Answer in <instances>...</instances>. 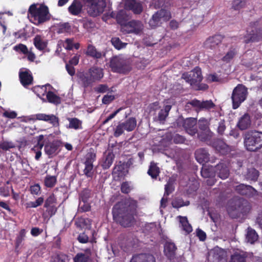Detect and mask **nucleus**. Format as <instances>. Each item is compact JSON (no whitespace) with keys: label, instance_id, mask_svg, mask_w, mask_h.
Returning <instances> with one entry per match:
<instances>
[{"label":"nucleus","instance_id":"dca6fc26","mask_svg":"<svg viewBox=\"0 0 262 262\" xmlns=\"http://www.w3.org/2000/svg\"><path fill=\"white\" fill-rule=\"evenodd\" d=\"M115 156L113 153L112 150H108L103 154L101 162V166L104 170H106L110 168L112 166Z\"/></svg>","mask_w":262,"mask_h":262},{"label":"nucleus","instance_id":"0e129e2a","mask_svg":"<svg viewBox=\"0 0 262 262\" xmlns=\"http://www.w3.org/2000/svg\"><path fill=\"white\" fill-rule=\"evenodd\" d=\"M254 134L257 148L259 149L262 147V132L254 131Z\"/></svg>","mask_w":262,"mask_h":262},{"label":"nucleus","instance_id":"680f3d73","mask_svg":"<svg viewBox=\"0 0 262 262\" xmlns=\"http://www.w3.org/2000/svg\"><path fill=\"white\" fill-rule=\"evenodd\" d=\"M13 49L17 52L21 53L25 55L28 53V49L27 47L23 43H19L14 47Z\"/></svg>","mask_w":262,"mask_h":262},{"label":"nucleus","instance_id":"393cba45","mask_svg":"<svg viewBox=\"0 0 262 262\" xmlns=\"http://www.w3.org/2000/svg\"><path fill=\"white\" fill-rule=\"evenodd\" d=\"M215 174L222 179H227L229 175V171L226 164L224 163L218 164L215 167Z\"/></svg>","mask_w":262,"mask_h":262},{"label":"nucleus","instance_id":"72a5a7b5","mask_svg":"<svg viewBox=\"0 0 262 262\" xmlns=\"http://www.w3.org/2000/svg\"><path fill=\"white\" fill-rule=\"evenodd\" d=\"M247 254L244 251H236L231 256L229 262H247Z\"/></svg>","mask_w":262,"mask_h":262},{"label":"nucleus","instance_id":"bf43d9fd","mask_svg":"<svg viewBox=\"0 0 262 262\" xmlns=\"http://www.w3.org/2000/svg\"><path fill=\"white\" fill-rule=\"evenodd\" d=\"M120 189L122 193L128 194L133 189V187L131 186V182L128 181L123 182L121 184Z\"/></svg>","mask_w":262,"mask_h":262},{"label":"nucleus","instance_id":"a18cd8bd","mask_svg":"<svg viewBox=\"0 0 262 262\" xmlns=\"http://www.w3.org/2000/svg\"><path fill=\"white\" fill-rule=\"evenodd\" d=\"M85 161L84 164H93L96 159V154L94 149L91 148L84 157Z\"/></svg>","mask_w":262,"mask_h":262},{"label":"nucleus","instance_id":"f3484780","mask_svg":"<svg viewBox=\"0 0 262 262\" xmlns=\"http://www.w3.org/2000/svg\"><path fill=\"white\" fill-rule=\"evenodd\" d=\"M36 119L38 120L44 121L51 124L54 127H59V118L53 114L47 115L40 113L35 115Z\"/></svg>","mask_w":262,"mask_h":262},{"label":"nucleus","instance_id":"4c0bfd02","mask_svg":"<svg viewBox=\"0 0 262 262\" xmlns=\"http://www.w3.org/2000/svg\"><path fill=\"white\" fill-rule=\"evenodd\" d=\"M210 254L212 255L214 262H220L225 257L224 251L218 247L211 251Z\"/></svg>","mask_w":262,"mask_h":262},{"label":"nucleus","instance_id":"8fccbe9b","mask_svg":"<svg viewBox=\"0 0 262 262\" xmlns=\"http://www.w3.org/2000/svg\"><path fill=\"white\" fill-rule=\"evenodd\" d=\"M236 53L237 50L235 48H230L222 58V60L226 63L229 62L233 58Z\"/></svg>","mask_w":262,"mask_h":262},{"label":"nucleus","instance_id":"603ef678","mask_svg":"<svg viewBox=\"0 0 262 262\" xmlns=\"http://www.w3.org/2000/svg\"><path fill=\"white\" fill-rule=\"evenodd\" d=\"M90 256L83 253H78L73 258L74 262H89Z\"/></svg>","mask_w":262,"mask_h":262},{"label":"nucleus","instance_id":"9d476101","mask_svg":"<svg viewBox=\"0 0 262 262\" xmlns=\"http://www.w3.org/2000/svg\"><path fill=\"white\" fill-rule=\"evenodd\" d=\"M170 18V12L167 10L161 9L152 15L148 24L151 28L155 29L160 26L163 22L169 20Z\"/></svg>","mask_w":262,"mask_h":262},{"label":"nucleus","instance_id":"20e7f679","mask_svg":"<svg viewBox=\"0 0 262 262\" xmlns=\"http://www.w3.org/2000/svg\"><path fill=\"white\" fill-rule=\"evenodd\" d=\"M249 209L247 201L241 198H234L229 201L227 211L232 218H237L241 214L246 213Z\"/></svg>","mask_w":262,"mask_h":262},{"label":"nucleus","instance_id":"9b49d317","mask_svg":"<svg viewBox=\"0 0 262 262\" xmlns=\"http://www.w3.org/2000/svg\"><path fill=\"white\" fill-rule=\"evenodd\" d=\"M204 14L201 11H198L195 14L187 16L183 18L182 24L183 27H186L188 25L190 29L193 31L203 21Z\"/></svg>","mask_w":262,"mask_h":262},{"label":"nucleus","instance_id":"4d7b16f0","mask_svg":"<svg viewBox=\"0 0 262 262\" xmlns=\"http://www.w3.org/2000/svg\"><path fill=\"white\" fill-rule=\"evenodd\" d=\"M91 190L88 188L84 189L80 193V200L83 203L88 202L91 197Z\"/></svg>","mask_w":262,"mask_h":262},{"label":"nucleus","instance_id":"4468645a","mask_svg":"<svg viewBox=\"0 0 262 262\" xmlns=\"http://www.w3.org/2000/svg\"><path fill=\"white\" fill-rule=\"evenodd\" d=\"M125 8L132 11L134 14H140L143 11L142 3L139 0H126Z\"/></svg>","mask_w":262,"mask_h":262},{"label":"nucleus","instance_id":"ddd939ff","mask_svg":"<svg viewBox=\"0 0 262 262\" xmlns=\"http://www.w3.org/2000/svg\"><path fill=\"white\" fill-rule=\"evenodd\" d=\"M61 144V142L58 140H55L52 142L47 143L45 145V153L49 158L53 157L59 152V148Z\"/></svg>","mask_w":262,"mask_h":262},{"label":"nucleus","instance_id":"7c9ffc66","mask_svg":"<svg viewBox=\"0 0 262 262\" xmlns=\"http://www.w3.org/2000/svg\"><path fill=\"white\" fill-rule=\"evenodd\" d=\"M86 54L95 59L101 58L102 56L105 55V53L102 54L101 52L98 51L95 47L92 45H88Z\"/></svg>","mask_w":262,"mask_h":262},{"label":"nucleus","instance_id":"09e8293b","mask_svg":"<svg viewBox=\"0 0 262 262\" xmlns=\"http://www.w3.org/2000/svg\"><path fill=\"white\" fill-rule=\"evenodd\" d=\"M26 234V231L25 229H22L20 230L19 234L16 236L15 241V249L18 248L19 246L21 244L22 242L25 240Z\"/></svg>","mask_w":262,"mask_h":262},{"label":"nucleus","instance_id":"338daca9","mask_svg":"<svg viewBox=\"0 0 262 262\" xmlns=\"http://www.w3.org/2000/svg\"><path fill=\"white\" fill-rule=\"evenodd\" d=\"M43 138L44 136L42 135H40L37 137V144L34 147V148L32 149L33 150H35V148L41 149V148L44 145V143L43 142Z\"/></svg>","mask_w":262,"mask_h":262},{"label":"nucleus","instance_id":"2f4dec72","mask_svg":"<svg viewBox=\"0 0 262 262\" xmlns=\"http://www.w3.org/2000/svg\"><path fill=\"white\" fill-rule=\"evenodd\" d=\"M50 84H47L45 85H42V86H35L33 89V91L37 95V96L40 98L43 102H46V100L45 98H43L45 95H47V86H50Z\"/></svg>","mask_w":262,"mask_h":262},{"label":"nucleus","instance_id":"f03ea898","mask_svg":"<svg viewBox=\"0 0 262 262\" xmlns=\"http://www.w3.org/2000/svg\"><path fill=\"white\" fill-rule=\"evenodd\" d=\"M28 17L30 20L36 26H39L51 19L48 7L45 4H33L28 11Z\"/></svg>","mask_w":262,"mask_h":262},{"label":"nucleus","instance_id":"69168bd1","mask_svg":"<svg viewBox=\"0 0 262 262\" xmlns=\"http://www.w3.org/2000/svg\"><path fill=\"white\" fill-rule=\"evenodd\" d=\"M15 146L13 143L8 141H1L0 142V149L3 150H8L10 148H14Z\"/></svg>","mask_w":262,"mask_h":262},{"label":"nucleus","instance_id":"c85d7f7f","mask_svg":"<svg viewBox=\"0 0 262 262\" xmlns=\"http://www.w3.org/2000/svg\"><path fill=\"white\" fill-rule=\"evenodd\" d=\"M235 189L239 194L249 196L252 195L255 192V190L251 186L243 184L237 186Z\"/></svg>","mask_w":262,"mask_h":262},{"label":"nucleus","instance_id":"5fc2aeb1","mask_svg":"<svg viewBox=\"0 0 262 262\" xmlns=\"http://www.w3.org/2000/svg\"><path fill=\"white\" fill-rule=\"evenodd\" d=\"M111 42L115 48L117 50L125 48L127 45L126 43L122 42L119 37H113Z\"/></svg>","mask_w":262,"mask_h":262},{"label":"nucleus","instance_id":"49530a36","mask_svg":"<svg viewBox=\"0 0 262 262\" xmlns=\"http://www.w3.org/2000/svg\"><path fill=\"white\" fill-rule=\"evenodd\" d=\"M71 30V27L69 23H60L57 26V33L58 34H61L64 33L70 32Z\"/></svg>","mask_w":262,"mask_h":262},{"label":"nucleus","instance_id":"7ed1b4c3","mask_svg":"<svg viewBox=\"0 0 262 262\" xmlns=\"http://www.w3.org/2000/svg\"><path fill=\"white\" fill-rule=\"evenodd\" d=\"M103 69L97 66H93L86 71L79 72L77 77L79 83L84 88L92 86L94 83L98 82L103 77Z\"/></svg>","mask_w":262,"mask_h":262},{"label":"nucleus","instance_id":"423d86ee","mask_svg":"<svg viewBox=\"0 0 262 262\" xmlns=\"http://www.w3.org/2000/svg\"><path fill=\"white\" fill-rule=\"evenodd\" d=\"M181 79L183 80L182 83L185 82L187 85L186 89L190 88L198 82H201L203 79L201 70L199 67H195L193 70L182 74ZM183 86L184 84H182Z\"/></svg>","mask_w":262,"mask_h":262},{"label":"nucleus","instance_id":"774afa93","mask_svg":"<svg viewBox=\"0 0 262 262\" xmlns=\"http://www.w3.org/2000/svg\"><path fill=\"white\" fill-rule=\"evenodd\" d=\"M89 238L88 236L84 233H80L77 237L78 242L81 244H86L88 243Z\"/></svg>","mask_w":262,"mask_h":262},{"label":"nucleus","instance_id":"58836bf2","mask_svg":"<svg viewBox=\"0 0 262 262\" xmlns=\"http://www.w3.org/2000/svg\"><path fill=\"white\" fill-rule=\"evenodd\" d=\"M160 172V168L157 166V164L154 162H150L149 169L147 171L148 175L150 176L151 178L156 179L159 176Z\"/></svg>","mask_w":262,"mask_h":262},{"label":"nucleus","instance_id":"79ce46f5","mask_svg":"<svg viewBox=\"0 0 262 262\" xmlns=\"http://www.w3.org/2000/svg\"><path fill=\"white\" fill-rule=\"evenodd\" d=\"M69 124L67 128L75 130L82 128V121L77 118H68Z\"/></svg>","mask_w":262,"mask_h":262},{"label":"nucleus","instance_id":"39448f33","mask_svg":"<svg viewBox=\"0 0 262 262\" xmlns=\"http://www.w3.org/2000/svg\"><path fill=\"white\" fill-rule=\"evenodd\" d=\"M110 67L113 72L126 74L132 70L130 61L121 55L113 56L110 61Z\"/></svg>","mask_w":262,"mask_h":262},{"label":"nucleus","instance_id":"e2e57ef3","mask_svg":"<svg viewBox=\"0 0 262 262\" xmlns=\"http://www.w3.org/2000/svg\"><path fill=\"white\" fill-rule=\"evenodd\" d=\"M44 199L42 197H39L34 202H29L27 203V207L30 208H36L43 203Z\"/></svg>","mask_w":262,"mask_h":262},{"label":"nucleus","instance_id":"6e6d98bb","mask_svg":"<svg viewBox=\"0 0 262 262\" xmlns=\"http://www.w3.org/2000/svg\"><path fill=\"white\" fill-rule=\"evenodd\" d=\"M85 165L83 169V173L88 178L92 179L94 175V165L93 164H84Z\"/></svg>","mask_w":262,"mask_h":262},{"label":"nucleus","instance_id":"864d4df0","mask_svg":"<svg viewBox=\"0 0 262 262\" xmlns=\"http://www.w3.org/2000/svg\"><path fill=\"white\" fill-rule=\"evenodd\" d=\"M258 177V171L255 168H252L248 169L246 179L251 181H255Z\"/></svg>","mask_w":262,"mask_h":262},{"label":"nucleus","instance_id":"6e6552de","mask_svg":"<svg viewBox=\"0 0 262 262\" xmlns=\"http://www.w3.org/2000/svg\"><path fill=\"white\" fill-rule=\"evenodd\" d=\"M137 126V120L135 117H129L123 122H119L118 125L114 128V136L119 137L124 130L127 132L133 131Z\"/></svg>","mask_w":262,"mask_h":262},{"label":"nucleus","instance_id":"473e14b6","mask_svg":"<svg viewBox=\"0 0 262 262\" xmlns=\"http://www.w3.org/2000/svg\"><path fill=\"white\" fill-rule=\"evenodd\" d=\"M258 235L256 231L252 228L249 227L247 230L246 241L251 244H254L257 240Z\"/></svg>","mask_w":262,"mask_h":262},{"label":"nucleus","instance_id":"3c124183","mask_svg":"<svg viewBox=\"0 0 262 262\" xmlns=\"http://www.w3.org/2000/svg\"><path fill=\"white\" fill-rule=\"evenodd\" d=\"M181 227L183 230L187 234L191 232L192 231V227L188 223L187 218L185 216H181Z\"/></svg>","mask_w":262,"mask_h":262},{"label":"nucleus","instance_id":"c756f323","mask_svg":"<svg viewBox=\"0 0 262 262\" xmlns=\"http://www.w3.org/2000/svg\"><path fill=\"white\" fill-rule=\"evenodd\" d=\"M251 119L248 114H245L239 119L237 126L241 130H245L250 126Z\"/></svg>","mask_w":262,"mask_h":262},{"label":"nucleus","instance_id":"1a4fd4ad","mask_svg":"<svg viewBox=\"0 0 262 262\" xmlns=\"http://www.w3.org/2000/svg\"><path fill=\"white\" fill-rule=\"evenodd\" d=\"M247 88L243 84H238L233 90L231 99L233 108L236 109L244 102L247 96Z\"/></svg>","mask_w":262,"mask_h":262},{"label":"nucleus","instance_id":"a878e982","mask_svg":"<svg viewBox=\"0 0 262 262\" xmlns=\"http://www.w3.org/2000/svg\"><path fill=\"white\" fill-rule=\"evenodd\" d=\"M177 247L173 243L167 242L164 245V252L166 257L169 259H173L176 255Z\"/></svg>","mask_w":262,"mask_h":262},{"label":"nucleus","instance_id":"de8ad7c7","mask_svg":"<svg viewBox=\"0 0 262 262\" xmlns=\"http://www.w3.org/2000/svg\"><path fill=\"white\" fill-rule=\"evenodd\" d=\"M57 182L56 176L47 175L44 180V185L48 188H53Z\"/></svg>","mask_w":262,"mask_h":262},{"label":"nucleus","instance_id":"c9c22d12","mask_svg":"<svg viewBox=\"0 0 262 262\" xmlns=\"http://www.w3.org/2000/svg\"><path fill=\"white\" fill-rule=\"evenodd\" d=\"M249 35V37L244 40L245 42L246 43L250 42H257L262 40V28L256 31L255 34L254 32L251 33L250 32Z\"/></svg>","mask_w":262,"mask_h":262},{"label":"nucleus","instance_id":"2eb2a0df","mask_svg":"<svg viewBox=\"0 0 262 262\" xmlns=\"http://www.w3.org/2000/svg\"><path fill=\"white\" fill-rule=\"evenodd\" d=\"M244 144L249 151H255L257 148L254 131L248 132L244 135Z\"/></svg>","mask_w":262,"mask_h":262},{"label":"nucleus","instance_id":"f704fd0d","mask_svg":"<svg viewBox=\"0 0 262 262\" xmlns=\"http://www.w3.org/2000/svg\"><path fill=\"white\" fill-rule=\"evenodd\" d=\"M128 15L125 10H121L118 12L116 16V19L121 27L125 25L128 20Z\"/></svg>","mask_w":262,"mask_h":262},{"label":"nucleus","instance_id":"f257e3e1","mask_svg":"<svg viewBox=\"0 0 262 262\" xmlns=\"http://www.w3.org/2000/svg\"><path fill=\"white\" fill-rule=\"evenodd\" d=\"M137 201L131 198L123 199L115 204L112 208L113 220L121 226L126 228L134 225L136 222Z\"/></svg>","mask_w":262,"mask_h":262},{"label":"nucleus","instance_id":"cd10ccee","mask_svg":"<svg viewBox=\"0 0 262 262\" xmlns=\"http://www.w3.org/2000/svg\"><path fill=\"white\" fill-rule=\"evenodd\" d=\"M19 77L21 84L24 87H27L32 83L33 76L27 71L19 72Z\"/></svg>","mask_w":262,"mask_h":262},{"label":"nucleus","instance_id":"ea45409f","mask_svg":"<svg viewBox=\"0 0 262 262\" xmlns=\"http://www.w3.org/2000/svg\"><path fill=\"white\" fill-rule=\"evenodd\" d=\"M171 108V106L170 105H165L164 109H161L159 112L157 119V120L160 121L161 123H163L168 116L169 112Z\"/></svg>","mask_w":262,"mask_h":262},{"label":"nucleus","instance_id":"bb28decb","mask_svg":"<svg viewBox=\"0 0 262 262\" xmlns=\"http://www.w3.org/2000/svg\"><path fill=\"white\" fill-rule=\"evenodd\" d=\"M198 125L199 128L205 133V136L202 137L201 135H199L200 139L201 140H206L207 136L209 135L210 130L209 129V122L208 120L205 118H201L198 122Z\"/></svg>","mask_w":262,"mask_h":262},{"label":"nucleus","instance_id":"e433bc0d","mask_svg":"<svg viewBox=\"0 0 262 262\" xmlns=\"http://www.w3.org/2000/svg\"><path fill=\"white\" fill-rule=\"evenodd\" d=\"M176 180L172 178H169L164 187V196H168L171 194L175 189Z\"/></svg>","mask_w":262,"mask_h":262},{"label":"nucleus","instance_id":"b1692460","mask_svg":"<svg viewBox=\"0 0 262 262\" xmlns=\"http://www.w3.org/2000/svg\"><path fill=\"white\" fill-rule=\"evenodd\" d=\"M222 41V37L220 35H215L208 38L204 42V47L207 49H215Z\"/></svg>","mask_w":262,"mask_h":262},{"label":"nucleus","instance_id":"c03bdc74","mask_svg":"<svg viewBox=\"0 0 262 262\" xmlns=\"http://www.w3.org/2000/svg\"><path fill=\"white\" fill-rule=\"evenodd\" d=\"M48 101L51 103L56 105L61 103V98L59 96L56 95L52 91H49L46 95Z\"/></svg>","mask_w":262,"mask_h":262},{"label":"nucleus","instance_id":"5701e85b","mask_svg":"<svg viewBox=\"0 0 262 262\" xmlns=\"http://www.w3.org/2000/svg\"><path fill=\"white\" fill-rule=\"evenodd\" d=\"M130 262H156V258L151 254L141 253L133 256Z\"/></svg>","mask_w":262,"mask_h":262},{"label":"nucleus","instance_id":"a211bd4d","mask_svg":"<svg viewBox=\"0 0 262 262\" xmlns=\"http://www.w3.org/2000/svg\"><path fill=\"white\" fill-rule=\"evenodd\" d=\"M196 160L203 165L207 162L211 161L214 162L213 160L210 159V155L208 151L203 148L198 149L195 152Z\"/></svg>","mask_w":262,"mask_h":262},{"label":"nucleus","instance_id":"f8f14e48","mask_svg":"<svg viewBox=\"0 0 262 262\" xmlns=\"http://www.w3.org/2000/svg\"><path fill=\"white\" fill-rule=\"evenodd\" d=\"M143 29V24L140 20H132L121 27V31L124 33L138 34Z\"/></svg>","mask_w":262,"mask_h":262},{"label":"nucleus","instance_id":"0eeeda50","mask_svg":"<svg viewBox=\"0 0 262 262\" xmlns=\"http://www.w3.org/2000/svg\"><path fill=\"white\" fill-rule=\"evenodd\" d=\"M86 7L87 12L89 15L96 17L104 11L106 7L104 0H83Z\"/></svg>","mask_w":262,"mask_h":262},{"label":"nucleus","instance_id":"6ab92c4d","mask_svg":"<svg viewBox=\"0 0 262 262\" xmlns=\"http://www.w3.org/2000/svg\"><path fill=\"white\" fill-rule=\"evenodd\" d=\"M189 103L192 105V106L195 107L199 110H209L215 107V104L211 100L201 101L196 99H194L191 101Z\"/></svg>","mask_w":262,"mask_h":262},{"label":"nucleus","instance_id":"4be33fe9","mask_svg":"<svg viewBox=\"0 0 262 262\" xmlns=\"http://www.w3.org/2000/svg\"><path fill=\"white\" fill-rule=\"evenodd\" d=\"M83 7L81 0H73L68 8V12L72 15L78 16L82 13Z\"/></svg>","mask_w":262,"mask_h":262},{"label":"nucleus","instance_id":"aec40b11","mask_svg":"<svg viewBox=\"0 0 262 262\" xmlns=\"http://www.w3.org/2000/svg\"><path fill=\"white\" fill-rule=\"evenodd\" d=\"M196 120L193 118H187L183 122V127L188 134L193 136L197 133Z\"/></svg>","mask_w":262,"mask_h":262},{"label":"nucleus","instance_id":"a19ab883","mask_svg":"<svg viewBox=\"0 0 262 262\" xmlns=\"http://www.w3.org/2000/svg\"><path fill=\"white\" fill-rule=\"evenodd\" d=\"M33 43L36 49L40 51L45 50L47 46V42L43 40L40 35H36L33 39Z\"/></svg>","mask_w":262,"mask_h":262},{"label":"nucleus","instance_id":"13d9d810","mask_svg":"<svg viewBox=\"0 0 262 262\" xmlns=\"http://www.w3.org/2000/svg\"><path fill=\"white\" fill-rule=\"evenodd\" d=\"M57 199L54 194H50L45 200L44 207H48L51 206H56Z\"/></svg>","mask_w":262,"mask_h":262},{"label":"nucleus","instance_id":"412c9836","mask_svg":"<svg viewBox=\"0 0 262 262\" xmlns=\"http://www.w3.org/2000/svg\"><path fill=\"white\" fill-rule=\"evenodd\" d=\"M127 172L128 170L125 164L119 161L117 164L115 165L112 171V175L114 178L119 179L124 177Z\"/></svg>","mask_w":262,"mask_h":262},{"label":"nucleus","instance_id":"052dcab7","mask_svg":"<svg viewBox=\"0 0 262 262\" xmlns=\"http://www.w3.org/2000/svg\"><path fill=\"white\" fill-rule=\"evenodd\" d=\"M246 3L245 0H234L232 2V7L234 10H239L245 6Z\"/></svg>","mask_w":262,"mask_h":262},{"label":"nucleus","instance_id":"37998d69","mask_svg":"<svg viewBox=\"0 0 262 262\" xmlns=\"http://www.w3.org/2000/svg\"><path fill=\"white\" fill-rule=\"evenodd\" d=\"M201 173L202 176L205 178H211L215 176V170L212 166L204 165Z\"/></svg>","mask_w":262,"mask_h":262}]
</instances>
